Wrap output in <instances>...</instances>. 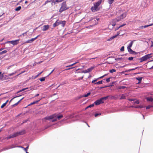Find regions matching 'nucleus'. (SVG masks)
<instances>
[{"label":"nucleus","instance_id":"58836bf2","mask_svg":"<svg viewBox=\"0 0 153 153\" xmlns=\"http://www.w3.org/2000/svg\"><path fill=\"white\" fill-rule=\"evenodd\" d=\"M153 107V106L152 105H149L146 106V109H148L150 108L151 107Z\"/></svg>","mask_w":153,"mask_h":153},{"label":"nucleus","instance_id":"37998d69","mask_svg":"<svg viewBox=\"0 0 153 153\" xmlns=\"http://www.w3.org/2000/svg\"><path fill=\"white\" fill-rule=\"evenodd\" d=\"M152 54V53H150L149 54H147L146 55L148 56V57L149 59L152 57V56H151Z\"/></svg>","mask_w":153,"mask_h":153},{"label":"nucleus","instance_id":"393cba45","mask_svg":"<svg viewBox=\"0 0 153 153\" xmlns=\"http://www.w3.org/2000/svg\"><path fill=\"white\" fill-rule=\"evenodd\" d=\"M7 52V51L6 50H4L1 52H0V55L3 54Z\"/></svg>","mask_w":153,"mask_h":153},{"label":"nucleus","instance_id":"052dcab7","mask_svg":"<svg viewBox=\"0 0 153 153\" xmlns=\"http://www.w3.org/2000/svg\"><path fill=\"white\" fill-rule=\"evenodd\" d=\"M54 69H53L51 72L48 75V76H49L54 71Z\"/></svg>","mask_w":153,"mask_h":153},{"label":"nucleus","instance_id":"4468645a","mask_svg":"<svg viewBox=\"0 0 153 153\" xmlns=\"http://www.w3.org/2000/svg\"><path fill=\"white\" fill-rule=\"evenodd\" d=\"M135 40H134L133 41H132L128 45L127 47V49H128V48H131L132 47L133 44V42L134 41H135Z\"/></svg>","mask_w":153,"mask_h":153},{"label":"nucleus","instance_id":"49530a36","mask_svg":"<svg viewBox=\"0 0 153 153\" xmlns=\"http://www.w3.org/2000/svg\"><path fill=\"white\" fill-rule=\"evenodd\" d=\"M21 96V95H20L19 96H16V97H14L12 99H11V100L10 101V103L11 102L12 100L14 99V98H16V97H20V96Z\"/></svg>","mask_w":153,"mask_h":153},{"label":"nucleus","instance_id":"f3484780","mask_svg":"<svg viewBox=\"0 0 153 153\" xmlns=\"http://www.w3.org/2000/svg\"><path fill=\"white\" fill-rule=\"evenodd\" d=\"M17 146H14L13 145H12L9 148H4V150H5L10 149L16 147H17Z\"/></svg>","mask_w":153,"mask_h":153},{"label":"nucleus","instance_id":"e2e57ef3","mask_svg":"<svg viewBox=\"0 0 153 153\" xmlns=\"http://www.w3.org/2000/svg\"><path fill=\"white\" fill-rule=\"evenodd\" d=\"M83 76L82 77H80L79 78V80L82 79H83Z\"/></svg>","mask_w":153,"mask_h":153},{"label":"nucleus","instance_id":"79ce46f5","mask_svg":"<svg viewBox=\"0 0 153 153\" xmlns=\"http://www.w3.org/2000/svg\"><path fill=\"white\" fill-rule=\"evenodd\" d=\"M43 72V71H42L39 74H38L36 76H35L34 77V78L35 79L37 77H38L40 74H41Z\"/></svg>","mask_w":153,"mask_h":153},{"label":"nucleus","instance_id":"603ef678","mask_svg":"<svg viewBox=\"0 0 153 153\" xmlns=\"http://www.w3.org/2000/svg\"><path fill=\"white\" fill-rule=\"evenodd\" d=\"M133 58H134L133 57H129L128 58V60H129L131 61L133 60Z\"/></svg>","mask_w":153,"mask_h":153},{"label":"nucleus","instance_id":"09e8293b","mask_svg":"<svg viewBox=\"0 0 153 153\" xmlns=\"http://www.w3.org/2000/svg\"><path fill=\"white\" fill-rule=\"evenodd\" d=\"M94 19V18L91 17V18H90V19L88 21V22H89L91 21Z\"/></svg>","mask_w":153,"mask_h":153},{"label":"nucleus","instance_id":"cd10ccee","mask_svg":"<svg viewBox=\"0 0 153 153\" xmlns=\"http://www.w3.org/2000/svg\"><path fill=\"white\" fill-rule=\"evenodd\" d=\"M78 62H76L73 64H72L71 65H68V66H66V67H71V66H73V65H74L76 64L77 63H78Z\"/></svg>","mask_w":153,"mask_h":153},{"label":"nucleus","instance_id":"bf43d9fd","mask_svg":"<svg viewBox=\"0 0 153 153\" xmlns=\"http://www.w3.org/2000/svg\"><path fill=\"white\" fill-rule=\"evenodd\" d=\"M74 68V67L70 68H67V69H65V71L68 70H70L71 69H72Z\"/></svg>","mask_w":153,"mask_h":153},{"label":"nucleus","instance_id":"8fccbe9b","mask_svg":"<svg viewBox=\"0 0 153 153\" xmlns=\"http://www.w3.org/2000/svg\"><path fill=\"white\" fill-rule=\"evenodd\" d=\"M31 43V42L30 41V40H28L27 41H26V42H25V43Z\"/></svg>","mask_w":153,"mask_h":153},{"label":"nucleus","instance_id":"6ab92c4d","mask_svg":"<svg viewBox=\"0 0 153 153\" xmlns=\"http://www.w3.org/2000/svg\"><path fill=\"white\" fill-rule=\"evenodd\" d=\"M17 147H21L23 148L25 151L27 152V149L28 148L29 146H27L26 148H24L21 146H18Z\"/></svg>","mask_w":153,"mask_h":153},{"label":"nucleus","instance_id":"69168bd1","mask_svg":"<svg viewBox=\"0 0 153 153\" xmlns=\"http://www.w3.org/2000/svg\"><path fill=\"white\" fill-rule=\"evenodd\" d=\"M125 25H126L125 24H123L122 25H120V27H122L125 26Z\"/></svg>","mask_w":153,"mask_h":153},{"label":"nucleus","instance_id":"f257e3e1","mask_svg":"<svg viewBox=\"0 0 153 153\" xmlns=\"http://www.w3.org/2000/svg\"><path fill=\"white\" fill-rule=\"evenodd\" d=\"M62 117L63 116L62 115H58L54 114L53 115L45 117L43 119V121H45V120H52L51 121L52 122H54L56 121L57 119H58V120H59L62 118Z\"/></svg>","mask_w":153,"mask_h":153},{"label":"nucleus","instance_id":"f03ea898","mask_svg":"<svg viewBox=\"0 0 153 153\" xmlns=\"http://www.w3.org/2000/svg\"><path fill=\"white\" fill-rule=\"evenodd\" d=\"M102 0H99L97 2L94 4V6L91 8V10L93 12H95L99 10L100 8L99 6L101 4Z\"/></svg>","mask_w":153,"mask_h":153},{"label":"nucleus","instance_id":"9b49d317","mask_svg":"<svg viewBox=\"0 0 153 153\" xmlns=\"http://www.w3.org/2000/svg\"><path fill=\"white\" fill-rule=\"evenodd\" d=\"M128 51L131 54H137V53L135 51H133L131 48H128Z\"/></svg>","mask_w":153,"mask_h":153},{"label":"nucleus","instance_id":"72a5a7b5","mask_svg":"<svg viewBox=\"0 0 153 153\" xmlns=\"http://www.w3.org/2000/svg\"><path fill=\"white\" fill-rule=\"evenodd\" d=\"M16 71H15L14 72H13L12 73L9 74H8V76H13V75H14V74H15L16 73Z\"/></svg>","mask_w":153,"mask_h":153},{"label":"nucleus","instance_id":"c756f323","mask_svg":"<svg viewBox=\"0 0 153 153\" xmlns=\"http://www.w3.org/2000/svg\"><path fill=\"white\" fill-rule=\"evenodd\" d=\"M126 88V87L125 86H119L118 88L119 89H123Z\"/></svg>","mask_w":153,"mask_h":153},{"label":"nucleus","instance_id":"a211bd4d","mask_svg":"<svg viewBox=\"0 0 153 153\" xmlns=\"http://www.w3.org/2000/svg\"><path fill=\"white\" fill-rule=\"evenodd\" d=\"M146 100L148 101H153V98L152 97H148L146 98Z\"/></svg>","mask_w":153,"mask_h":153},{"label":"nucleus","instance_id":"473e14b6","mask_svg":"<svg viewBox=\"0 0 153 153\" xmlns=\"http://www.w3.org/2000/svg\"><path fill=\"white\" fill-rule=\"evenodd\" d=\"M143 107L142 105H137L134 107L135 108H142Z\"/></svg>","mask_w":153,"mask_h":153},{"label":"nucleus","instance_id":"a19ab883","mask_svg":"<svg viewBox=\"0 0 153 153\" xmlns=\"http://www.w3.org/2000/svg\"><path fill=\"white\" fill-rule=\"evenodd\" d=\"M139 103V101L138 100H137L134 102V104H138Z\"/></svg>","mask_w":153,"mask_h":153},{"label":"nucleus","instance_id":"bb28decb","mask_svg":"<svg viewBox=\"0 0 153 153\" xmlns=\"http://www.w3.org/2000/svg\"><path fill=\"white\" fill-rule=\"evenodd\" d=\"M102 80L99 81L95 83L94 84L99 85L102 84Z\"/></svg>","mask_w":153,"mask_h":153},{"label":"nucleus","instance_id":"6e6d98bb","mask_svg":"<svg viewBox=\"0 0 153 153\" xmlns=\"http://www.w3.org/2000/svg\"><path fill=\"white\" fill-rule=\"evenodd\" d=\"M98 80V79L97 78L96 79H94L92 81V83H94L95 82H96Z\"/></svg>","mask_w":153,"mask_h":153},{"label":"nucleus","instance_id":"13d9d810","mask_svg":"<svg viewBox=\"0 0 153 153\" xmlns=\"http://www.w3.org/2000/svg\"><path fill=\"white\" fill-rule=\"evenodd\" d=\"M58 3L59 2V0H56L55 1L53 2V3H54V4H56V3Z\"/></svg>","mask_w":153,"mask_h":153},{"label":"nucleus","instance_id":"1a4fd4ad","mask_svg":"<svg viewBox=\"0 0 153 153\" xmlns=\"http://www.w3.org/2000/svg\"><path fill=\"white\" fill-rule=\"evenodd\" d=\"M153 25V23L151 24L147 25H146L145 26H141L140 27H139L138 28V30H140L141 29H143L145 28L146 27H147L149 26H151Z\"/></svg>","mask_w":153,"mask_h":153},{"label":"nucleus","instance_id":"a18cd8bd","mask_svg":"<svg viewBox=\"0 0 153 153\" xmlns=\"http://www.w3.org/2000/svg\"><path fill=\"white\" fill-rule=\"evenodd\" d=\"M81 72L83 73H88V71H87V70H86L81 71Z\"/></svg>","mask_w":153,"mask_h":153},{"label":"nucleus","instance_id":"6e6552de","mask_svg":"<svg viewBox=\"0 0 153 153\" xmlns=\"http://www.w3.org/2000/svg\"><path fill=\"white\" fill-rule=\"evenodd\" d=\"M19 39L11 41L10 43L14 45H16L19 43Z\"/></svg>","mask_w":153,"mask_h":153},{"label":"nucleus","instance_id":"5fc2aeb1","mask_svg":"<svg viewBox=\"0 0 153 153\" xmlns=\"http://www.w3.org/2000/svg\"><path fill=\"white\" fill-rule=\"evenodd\" d=\"M128 100L130 101H134L135 100V99H128Z\"/></svg>","mask_w":153,"mask_h":153},{"label":"nucleus","instance_id":"39448f33","mask_svg":"<svg viewBox=\"0 0 153 153\" xmlns=\"http://www.w3.org/2000/svg\"><path fill=\"white\" fill-rule=\"evenodd\" d=\"M126 17V14H123L120 16L116 18L115 19V21L117 22H119Z\"/></svg>","mask_w":153,"mask_h":153},{"label":"nucleus","instance_id":"4d7b16f0","mask_svg":"<svg viewBox=\"0 0 153 153\" xmlns=\"http://www.w3.org/2000/svg\"><path fill=\"white\" fill-rule=\"evenodd\" d=\"M122 59H123L122 58H117L115 59V60L117 61Z\"/></svg>","mask_w":153,"mask_h":153},{"label":"nucleus","instance_id":"de8ad7c7","mask_svg":"<svg viewBox=\"0 0 153 153\" xmlns=\"http://www.w3.org/2000/svg\"><path fill=\"white\" fill-rule=\"evenodd\" d=\"M111 78V77H109L106 79V81L107 82H108L110 81V79Z\"/></svg>","mask_w":153,"mask_h":153},{"label":"nucleus","instance_id":"4be33fe9","mask_svg":"<svg viewBox=\"0 0 153 153\" xmlns=\"http://www.w3.org/2000/svg\"><path fill=\"white\" fill-rule=\"evenodd\" d=\"M41 100V99H40L39 100H37L36 101H34V102H33L32 103H31L29 105H33V104H35L37 103L38 102H39V101H40V100Z\"/></svg>","mask_w":153,"mask_h":153},{"label":"nucleus","instance_id":"e433bc0d","mask_svg":"<svg viewBox=\"0 0 153 153\" xmlns=\"http://www.w3.org/2000/svg\"><path fill=\"white\" fill-rule=\"evenodd\" d=\"M45 77H42V78H40L39 79V80L41 82H43V81H45Z\"/></svg>","mask_w":153,"mask_h":153},{"label":"nucleus","instance_id":"ddd939ff","mask_svg":"<svg viewBox=\"0 0 153 153\" xmlns=\"http://www.w3.org/2000/svg\"><path fill=\"white\" fill-rule=\"evenodd\" d=\"M17 137L16 136V133H14V134H13L12 135H10L9 136L7 137H6V139H7V140H8L10 138H14V137Z\"/></svg>","mask_w":153,"mask_h":153},{"label":"nucleus","instance_id":"0eeeda50","mask_svg":"<svg viewBox=\"0 0 153 153\" xmlns=\"http://www.w3.org/2000/svg\"><path fill=\"white\" fill-rule=\"evenodd\" d=\"M104 102L103 101H102L101 98L97 100L94 103L96 105H98L101 104L102 103Z\"/></svg>","mask_w":153,"mask_h":153},{"label":"nucleus","instance_id":"0e129e2a","mask_svg":"<svg viewBox=\"0 0 153 153\" xmlns=\"http://www.w3.org/2000/svg\"><path fill=\"white\" fill-rule=\"evenodd\" d=\"M107 86H104V87H100V89H101L103 88H106V87H107Z\"/></svg>","mask_w":153,"mask_h":153},{"label":"nucleus","instance_id":"2f4dec72","mask_svg":"<svg viewBox=\"0 0 153 153\" xmlns=\"http://www.w3.org/2000/svg\"><path fill=\"white\" fill-rule=\"evenodd\" d=\"M21 8V6H19V7H16L15 9V10L17 11H19L20 10Z\"/></svg>","mask_w":153,"mask_h":153},{"label":"nucleus","instance_id":"3c124183","mask_svg":"<svg viewBox=\"0 0 153 153\" xmlns=\"http://www.w3.org/2000/svg\"><path fill=\"white\" fill-rule=\"evenodd\" d=\"M6 105V104L5 103H3L1 106V108H3L5 105Z\"/></svg>","mask_w":153,"mask_h":153},{"label":"nucleus","instance_id":"9d476101","mask_svg":"<svg viewBox=\"0 0 153 153\" xmlns=\"http://www.w3.org/2000/svg\"><path fill=\"white\" fill-rule=\"evenodd\" d=\"M15 133L16 136H17L19 135H22L24 134L25 133V131L24 130H22L20 131L16 132Z\"/></svg>","mask_w":153,"mask_h":153},{"label":"nucleus","instance_id":"7c9ffc66","mask_svg":"<svg viewBox=\"0 0 153 153\" xmlns=\"http://www.w3.org/2000/svg\"><path fill=\"white\" fill-rule=\"evenodd\" d=\"M117 36L116 35H115L111 37L109 39V40H111L113 39H114V38H115L117 37Z\"/></svg>","mask_w":153,"mask_h":153},{"label":"nucleus","instance_id":"ea45409f","mask_svg":"<svg viewBox=\"0 0 153 153\" xmlns=\"http://www.w3.org/2000/svg\"><path fill=\"white\" fill-rule=\"evenodd\" d=\"M101 114L100 113H96L95 114L94 116L95 117H97L98 116H100Z\"/></svg>","mask_w":153,"mask_h":153},{"label":"nucleus","instance_id":"338daca9","mask_svg":"<svg viewBox=\"0 0 153 153\" xmlns=\"http://www.w3.org/2000/svg\"><path fill=\"white\" fill-rule=\"evenodd\" d=\"M120 28V26L116 28L115 29V30H118L119 29V28Z\"/></svg>","mask_w":153,"mask_h":153},{"label":"nucleus","instance_id":"680f3d73","mask_svg":"<svg viewBox=\"0 0 153 153\" xmlns=\"http://www.w3.org/2000/svg\"><path fill=\"white\" fill-rule=\"evenodd\" d=\"M74 117V116L73 115H71L69 117L70 118H73Z\"/></svg>","mask_w":153,"mask_h":153},{"label":"nucleus","instance_id":"5701e85b","mask_svg":"<svg viewBox=\"0 0 153 153\" xmlns=\"http://www.w3.org/2000/svg\"><path fill=\"white\" fill-rule=\"evenodd\" d=\"M39 36V35H38L35 38H33L31 39H30L31 43L32 42H33V41H34L36 39H37V38Z\"/></svg>","mask_w":153,"mask_h":153},{"label":"nucleus","instance_id":"aec40b11","mask_svg":"<svg viewBox=\"0 0 153 153\" xmlns=\"http://www.w3.org/2000/svg\"><path fill=\"white\" fill-rule=\"evenodd\" d=\"M24 97L22 98L21 99H20L19 101H18L17 103H16L15 104H14L13 105V106H15L17 105L19 103V102L23 100V99H24Z\"/></svg>","mask_w":153,"mask_h":153},{"label":"nucleus","instance_id":"dca6fc26","mask_svg":"<svg viewBox=\"0 0 153 153\" xmlns=\"http://www.w3.org/2000/svg\"><path fill=\"white\" fill-rule=\"evenodd\" d=\"M120 96V100L124 99L126 98V97L125 95L124 94H122V95H121Z\"/></svg>","mask_w":153,"mask_h":153},{"label":"nucleus","instance_id":"c03bdc74","mask_svg":"<svg viewBox=\"0 0 153 153\" xmlns=\"http://www.w3.org/2000/svg\"><path fill=\"white\" fill-rule=\"evenodd\" d=\"M120 51H124V46H122L121 48V49H120Z\"/></svg>","mask_w":153,"mask_h":153},{"label":"nucleus","instance_id":"20e7f679","mask_svg":"<svg viewBox=\"0 0 153 153\" xmlns=\"http://www.w3.org/2000/svg\"><path fill=\"white\" fill-rule=\"evenodd\" d=\"M68 9V8L66 7V2H64L62 4V6L59 9V12L60 13H61L64 11L65 10Z\"/></svg>","mask_w":153,"mask_h":153},{"label":"nucleus","instance_id":"7ed1b4c3","mask_svg":"<svg viewBox=\"0 0 153 153\" xmlns=\"http://www.w3.org/2000/svg\"><path fill=\"white\" fill-rule=\"evenodd\" d=\"M66 22L65 21H61L59 20V19H57L56 22L53 24V26L54 27L60 25H61L62 27H64L65 24Z\"/></svg>","mask_w":153,"mask_h":153},{"label":"nucleus","instance_id":"c85d7f7f","mask_svg":"<svg viewBox=\"0 0 153 153\" xmlns=\"http://www.w3.org/2000/svg\"><path fill=\"white\" fill-rule=\"evenodd\" d=\"M94 104H91L90 105H88V106L87 107H86L85 108V109H87L88 108H91V107H92L93 106H94Z\"/></svg>","mask_w":153,"mask_h":153},{"label":"nucleus","instance_id":"c9c22d12","mask_svg":"<svg viewBox=\"0 0 153 153\" xmlns=\"http://www.w3.org/2000/svg\"><path fill=\"white\" fill-rule=\"evenodd\" d=\"M51 1V0H47L46 1L44 4H43V5H45L46 4H47L48 2H50Z\"/></svg>","mask_w":153,"mask_h":153},{"label":"nucleus","instance_id":"774afa93","mask_svg":"<svg viewBox=\"0 0 153 153\" xmlns=\"http://www.w3.org/2000/svg\"><path fill=\"white\" fill-rule=\"evenodd\" d=\"M116 23H113L112 25L113 26H114L115 25Z\"/></svg>","mask_w":153,"mask_h":153},{"label":"nucleus","instance_id":"f8f14e48","mask_svg":"<svg viewBox=\"0 0 153 153\" xmlns=\"http://www.w3.org/2000/svg\"><path fill=\"white\" fill-rule=\"evenodd\" d=\"M49 28V26L48 25H44L43 26L42 30L43 31H45L48 30Z\"/></svg>","mask_w":153,"mask_h":153},{"label":"nucleus","instance_id":"2eb2a0df","mask_svg":"<svg viewBox=\"0 0 153 153\" xmlns=\"http://www.w3.org/2000/svg\"><path fill=\"white\" fill-rule=\"evenodd\" d=\"M94 68V66H93L91 67L90 68H88L87 70V71H88V73H89V72L91 71H92Z\"/></svg>","mask_w":153,"mask_h":153},{"label":"nucleus","instance_id":"b1692460","mask_svg":"<svg viewBox=\"0 0 153 153\" xmlns=\"http://www.w3.org/2000/svg\"><path fill=\"white\" fill-rule=\"evenodd\" d=\"M142 78V77H136V79L138 80V81H139L140 82H141Z\"/></svg>","mask_w":153,"mask_h":153},{"label":"nucleus","instance_id":"a878e982","mask_svg":"<svg viewBox=\"0 0 153 153\" xmlns=\"http://www.w3.org/2000/svg\"><path fill=\"white\" fill-rule=\"evenodd\" d=\"M108 97L109 96H107L105 97H102L101 98V99L102 101H103V100H106Z\"/></svg>","mask_w":153,"mask_h":153},{"label":"nucleus","instance_id":"864d4df0","mask_svg":"<svg viewBox=\"0 0 153 153\" xmlns=\"http://www.w3.org/2000/svg\"><path fill=\"white\" fill-rule=\"evenodd\" d=\"M4 77V75L3 74H2L0 75V79H3Z\"/></svg>","mask_w":153,"mask_h":153},{"label":"nucleus","instance_id":"4c0bfd02","mask_svg":"<svg viewBox=\"0 0 153 153\" xmlns=\"http://www.w3.org/2000/svg\"><path fill=\"white\" fill-rule=\"evenodd\" d=\"M116 70L114 69H112L110 70L109 71V72H110V73H112L113 72H116Z\"/></svg>","mask_w":153,"mask_h":153},{"label":"nucleus","instance_id":"423d86ee","mask_svg":"<svg viewBox=\"0 0 153 153\" xmlns=\"http://www.w3.org/2000/svg\"><path fill=\"white\" fill-rule=\"evenodd\" d=\"M149 59V58L148 57V56H147L146 55L145 56L142 57L141 58L139 59V60H140V62H141L143 61H144L146 60L147 59Z\"/></svg>","mask_w":153,"mask_h":153},{"label":"nucleus","instance_id":"412c9836","mask_svg":"<svg viewBox=\"0 0 153 153\" xmlns=\"http://www.w3.org/2000/svg\"><path fill=\"white\" fill-rule=\"evenodd\" d=\"M138 68H139V67H137L135 68H132V69H129L128 70V71H126V72H130V71H131L134 70L136 69H137Z\"/></svg>","mask_w":153,"mask_h":153},{"label":"nucleus","instance_id":"f704fd0d","mask_svg":"<svg viewBox=\"0 0 153 153\" xmlns=\"http://www.w3.org/2000/svg\"><path fill=\"white\" fill-rule=\"evenodd\" d=\"M91 94L90 92H88L87 93V94H85L83 97H88V96H89Z\"/></svg>","mask_w":153,"mask_h":153}]
</instances>
